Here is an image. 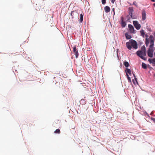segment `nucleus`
<instances>
[{
    "mask_svg": "<svg viewBox=\"0 0 155 155\" xmlns=\"http://www.w3.org/2000/svg\"><path fill=\"white\" fill-rule=\"evenodd\" d=\"M111 1V2L112 3H114L115 0H110Z\"/></svg>",
    "mask_w": 155,
    "mask_h": 155,
    "instance_id": "nucleus-29",
    "label": "nucleus"
},
{
    "mask_svg": "<svg viewBox=\"0 0 155 155\" xmlns=\"http://www.w3.org/2000/svg\"><path fill=\"white\" fill-rule=\"evenodd\" d=\"M154 39L152 35L150 36L149 38H146L145 40V44L146 46L148 45L149 43V41H150V45L149 48H153V46L154 45Z\"/></svg>",
    "mask_w": 155,
    "mask_h": 155,
    "instance_id": "nucleus-1",
    "label": "nucleus"
},
{
    "mask_svg": "<svg viewBox=\"0 0 155 155\" xmlns=\"http://www.w3.org/2000/svg\"><path fill=\"white\" fill-rule=\"evenodd\" d=\"M133 23L135 28L137 30H138L140 29L141 27V25L140 24L138 23V22L137 21H133Z\"/></svg>",
    "mask_w": 155,
    "mask_h": 155,
    "instance_id": "nucleus-5",
    "label": "nucleus"
},
{
    "mask_svg": "<svg viewBox=\"0 0 155 155\" xmlns=\"http://www.w3.org/2000/svg\"><path fill=\"white\" fill-rule=\"evenodd\" d=\"M146 37H147H147H148V35H146Z\"/></svg>",
    "mask_w": 155,
    "mask_h": 155,
    "instance_id": "nucleus-33",
    "label": "nucleus"
},
{
    "mask_svg": "<svg viewBox=\"0 0 155 155\" xmlns=\"http://www.w3.org/2000/svg\"><path fill=\"white\" fill-rule=\"evenodd\" d=\"M127 47L129 50H131L132 48L131 41L130 40L129 41L126 43Z\"/></svg>",
    "mask_w": 155,
    "mask_h": 155,
    "instance_id": "nucleus-9",
    "label": "nucleus"
},
{
    "mask_svg": "<svg viewBox=\"0 0 155 155\" xmlns=\"http://www.w3.org/2000/svg\"><path fill=\"white\" fill-rule=\"evenodd\" d=\"M148 61L150 64H155V58L153 59L150 58L148 59Z\"/></svg>",
    "mask_w": 155,
    "mask_h": 155,
    "instance_id": "nucleus-13",
    "label": "nucleus"
},
{
    "mask_svg": "<svg viewBox=\"0 0 155 155\" xmlns=\"http://www.w3.org/2000/svg\"><path fill=\"white\" fill-rule=\"evenodd\" d=\"M121 26L122 27L124 28L125 27L126 25V22L124 21V18L123 17H121Z\"/></svg>",
    "mask_w": 155,
    "mask_h": 155,
    "instance_id": "nucleus-10",
    "label": "nucleus"
},
{
    "mask_svg": "<svg viewBox=\"0 0 155 155\" xmlns=\"http://www.w3.org/2000/svg\"><path fill=\"white\" fill-rule=\"evenodd\" d=\"M133 75L134 77V78H136L135 75L134 73H133Z\"/></svg>",
    "mask_w": 155,
    "mask_h": 155,
    "instance_id": "nucleus-31",
    "label": "nucleus"
},
{
    "mask_svg": "<svg viewBox=\"0 0 155 155\" xmlns=\"http://www.w3.org/2000/svg\"><path fill=\"white\" fill-rule=\"evenodd\" d=\"M154 36H155V32L154 33Z\"/></svg>",
    "mask_w": 155,
    "mask_h": 155,
    "instance_id": "nucleus-35",
    "label": "nucleus"
},
{
    "mask_svg": "<svg viewBox=\"0 0 155 155\" xmlns=\"http://www.w3.org/2000/svg\"><path fill=\"white\" fill-rule=\"evenodd\" d=\"M131 41L132 47H133L134 49H137L138 48L137 42L136 41L133 40H131Z\"/></svg>",
    "mask_w": 155,
    "mask_h": 155,
    "instance_id": "nucleus-6",
    "label": "nucleus"
},
{
    "mask_svg": "<svg viewBox=\"0 0 155 155\" xmlns=\"http://www.w3.org/2000/svg\"><path fill=\"white\" fill-rule=\"evenodd\" d=\"M125 37H126V38L127 39H130L131 38V35H128L127 33H126L125 34Z\"/></svg>",
    "mask_w": 155,
    "mask_h": 155,
    "instance_id": "nucleus-17",
    "label": "nucleus"
},
{
    "mask_svg": "<svg viewBox=\"0 0 155 155\" xmlns=\"http://www.w3.org/2000/svg\"><path fill=\"white\" fill-rule=\"evenodd\" d=\"M133 5H135L137 7L138 6L137 5V3L135 1H134L133 2Z\"/></svg>",
    "mask_w": 155,
    "mask_h": 155,
    "instance_id": "nucleus-27",
    "label": "nucleus"
},
{
    "mask_svg": "<svg viewBox=\"0 0 155 155\" xmlns=\"http://www.w3.org/2000/svg\"><path fill=\"white\" fill-rule=\"evenodd\" d=\"M128 11H129V15L131 17L133 18V13L134 12V10H133V7H130L129 8V9H128Z\"/></svg>",
    "mask_w": 155,
    "mask_h": 155,
    "instance_id": "nucleus-8",
    "label": "nucleus"
},
{
    "mask_svg": "<svg viewBox=\"0 0 155 155\" xmlns=\"http://www.w3.org/2000/svg\"><path fill=\"white\" fill-rule=\"evenodd\" d=\"M140 51H141L143 52L145 51V52H146V48H145V47L144 46H142V47L141 50Z\"/></svg>",
    "mask_w": 155,
    "mask_h": 155,
    "instance_id": "nucleus-21",
    "label": "nucleus"
},
{
    "mask_svg": "<svg viewBox=\"0 0 155 155\" xmlns=\"http://www.w3.org/2000/svg\"><path fill=\"white\" fill-rule=\"evenodd\" d=\"M133 83L135 85L136 84V83L138 84V82L137 81V78H134V79H133Z\"/></svg>",
    "mask_w": 155,
    "mask_h": 155,
    "instance_id": "nucleus-20",
    "label": "nucleus"
},
{
    "mask_svg": "<svg viewBox=\"0 0 155 155\" xmlns=\"http://www.w3.org/2000/svg\"><path fill=\"white\" fill-rule=\"evenodd\" d=\"M142 67L143 68L145 69H147V65L144 63H142Z\"/></svg>",
    "mask_w": 155,
    "mask_h": 155,
    "instance_id": "nucleus-16",
    "label": "nucleus"
},
{
    "mask_svg": "<svg viewBox=\"0 0 155 155\" xmlns=\"http://www.w3.org/2000/svg\"><path fill=\"white\" fill-rule=\"evenodd\" d=\"M123 64L126 67H128L129 66V63L127 61H125L124 62Z\"/></svg>",
    "mask_w": 155,
    "mask_h": 155,
    "instance_id": "nucleus-18",
    "label": "nucleus"
},
{
    "mask_svg": "<svg viewBox=\"0 0 155 155\" xmlns=\"http://www.w3.org/2000/svg\"><path fill=\"white\" fill-rule=\"evenodd\" d=\"M152 2H155V0H151Z\"/></svg>",
    "mask_w": 155,
    "mask_h": 155,
    "instance_id": "nucleus-32",
    "label": "nucleus"
},
{
    "mask_svg": "<svg viewBox=\"0 0 155 155\" xmlns=\"http://www.w3.org/2000/svg\"><path fill=\"white\" fill-rule=\"evenodd\" d=\"M127 79H128L129 82H131V78L129 77L128 74H127Z\"/></svg>",
    "mask_w": 155,
    "mask_h": 155,
    "instance_id": "nucleus-24",
    "label": "nucleus"
},
{
    "mask_svg": "<svg viewBox=\"0 0 155 155\" xmlns=\"http://www.w3.org/2000/svg\"><path fill=\"white\" fill-rule=\"evenodd\" d=\"M74 53L75 54L76 58H77L78 56L79 55L78 51H76L74 52Z\"/></svg>",
    "mask_w": 155,
    "mask_h": 155,
    "instance_id": "nucleus-23",
    "label": "nucleus"
},
{
    "mask_svg": "<svg viewBox=\"0 0 155 155\" xmlns=\"http://www.w3.org/2000/svg\"><path fill=\"white\" fill-rule=\"evenodd\" d=\"M80 23H81L83 21V14L81 13L80 15V19L79 20Z\"/></svg>",
    "mask_w": 155,
    "mask_h": 155,
    "instance_id": "nucleus-15",
    "label": "nucleus"
},
{
    "mask_svg": "<svg viewBox=\"0 0 155 155\" xmlns=\"http://www.w3.org/2000/svg\"><path fill=\"white\" fill-rule=\"evenodd\" d=\"M128 27L130 33H135V30L134 29V27L131 24H129Z\"/></svg>",
    "mask_w": 155,
    "mask_h": 155,
    "instance_id": "nucleus-7",
    "label": "nucleus"
},
{
    "mask_svg": "<svg viewBox=\"0 0 155 155\" xmlns=\"http://www.w3.org/2000/svg\"><path fill=\"white\" fill-rule=\"evenodd\" d=\"M102 4L103 5L105 4L106 3V0H101Z\"/></svg>",
    "mask_w": 155,
    "mask_h": 155,
    "instance_id": "nucleus-26",
    "label": "nucleus"
},
{
    "mask_svg": "<svg viewBox=\"0 0 155 155\" xmlns=\"http://www.w3.org/2000/svg\"><path fill=\"white\" fill-rule=\"evenodd\" d=\"M126 75H127V74H129L130 75L131 74V71L130 69L127 68L126 70Z\"/></svg>",
    "mask_w": 155,
    "mask_h": 155,
    "instance_id": "nucleus-14",
    "label": "nucleus"
},
{
    "mask_svg": "<svg viewBox=\"0 0 155 155\" xmlns=\"http://www.w3.org/2000/svg\"><path fill=\"white\" fill-rule=\"evenodd\" d=\"M104 10L105 12L106 13H108L110 12V8L108 6H106L104 8Z\"/></svg>",
    "mask_w": 155,
    "mask_h": 155,
    "instance_id": "nucleus-12",
    "label": "nucleus"
},
{
    "mask_svg": "<svg viewBox=\"0 0 155 155\" xmlns=\"http://www.w3.org/2000/svg\"><path fill=\"white\" fill-rule=\"evenodd\" d=\"M142 18L143 20H144L146 18V13L145 10L143 11L142 12Z\"/></svg>",
    "mask_w": 155,
    "mask_h": 155,
    "instance_id": "nucleus-11",
    "label": "nucleus"
},
{
    "mask_svg": "<svg viewBox=\"0 0 155 155\" xmlns=\"http://www.w3.org/2000/svg\"><path fill=\"white\" fill-rule=\"evenodd\" d=\"M77 51L78 50L77 49L76 46H74L73 47V52H74H74H75L76 51Z\"/></svg>",
    "mask_w": 155,
    "mask_h": 155,
    "instance_id": "nucleus-25",
    "label": "nucleus"
},
{
    "mask_svg": "<svg viewBox=\"0 0 155 155\" xmlns=\"http://www.w3.org/2000/svg\"><path fill=\"white\" fill-rule=\"evenodd\" d=\"M153 5H154L155 6V3L153 4Z\"/></svg>",
    "mask_w": 155,
    "mask_h": 155,
    "instance_id": "nucleus-34",
    "label": "nucleus"
},
{
    "mask_svg": "<svg viewBox=\"0 0 155 155\" xmlns=\"http://www.w3.org/2000/svg\"><path fill=\"white\" fill-rule=\"evenodd\" d=\"M153 48H149L147 51L148 56L150 58H152L153 57Z\"/></svg>",
    "mask_w": 155,
    "mask_h": 155,
    "instance_id": "nucleus-3",
    "label": "nucleus"
},
{
    "mask_svg": "<svg viewBox=\"0 0 155 155\" xmlns=\"http://www.w3.org/2000/svg\"><path fill=\"white\" fill-rule=\"evenodd\" d=\"M71 15L72 16V19L74 18H77L78 17L79 14L78 13L74 11H72L71 12Z\"/></svg>",
    "mask_w": 155,
    "mask_h": 155,
    "instance_id": "nucleus-4",
    "label": "nucleus"
},
{
    "mask_svg": "<svg viewBox=\"0 0 155 155\" xmlns=\"http://www.w3.org/2000/svg\"><path fill=\"white\" fill-rule=\"evenodd\" d=\"M137 55L140 58L142 59L146 60V58L144 57L146 55V52L142 51H138L136 52Z\"/></svg>",
    "mask_w": 155,
    "mask_h": 155,
    "instance_id": "nucleus-2",
    "label": "nucleus"
},
{
    "mask_svg": "<svg viewBox=\"0 0 155 155\" xmlns=\"http://www.w3.org/2000/svg\"><path fill=\"white\" fill-rule=\"evenodd\" d=\"M55 134H60L61 133L60 130L59 129H56L54 132Z\"/></svg>",
    "mask_w": 155,
    "mask_h": 155,
    "instance_id": "nucleus-22",
    "label": "nucleus"
},
{
    "mask_svg": "<svg viewBox=\"0 0 155 155\" xmlns=\"http://www.w3.org/2000/svg\"><path fill=\"white\" fill-rule=\"evenodd\" d=\"M112 11H113V12H114V15H115V11H114V8H113L112 9Z\"/></svg>",
    "mask_w": 155,
    "mask_h": 155,
    "instance_id": "nucleus-28",
    "label": "nucleus"
},
{
    "mask_svg": "<svg viewBox=\"0 0 155 155\" xmlns=\"http://www.w3.org/2000/svg\"><path fill=\"white\" fill-rule=\"evenodd\" d=\"M140 34L141 35L143 36V37H144L145 35V33L144 32V31L143 30H142L140 31Z\"/></svg>",
    "mask_w": 155,
    "mask_h": 155,
    "instance_id": "nucleus-19",
    "label": "nucleus"
},
{
    "mask_svg": "<svg viewBox=\"0 0 155 155\" xmlns=\"http://www.w3.org/2000/svg\"><path fill=\"white\" fill-rule=\"evenodd\" d=\"M152 120H153V121L155 122V118H151Z\"/></svg>",
    "mask_w": 155,
    "mask_h": 155,
    "instance_id": "nucleus-30",
    "label": "nucleus"
}]
</instances>
